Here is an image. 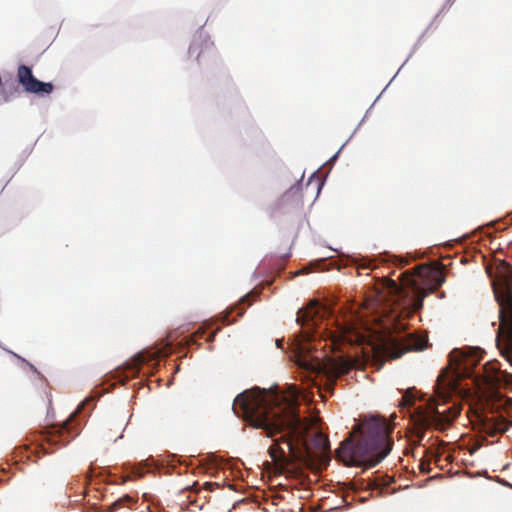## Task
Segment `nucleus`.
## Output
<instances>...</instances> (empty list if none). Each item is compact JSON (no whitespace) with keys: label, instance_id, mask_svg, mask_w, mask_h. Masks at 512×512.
<instances>
[{"label":"nucleus","instance_id":"nucleus-11","mask_svg":"<svg viewBox=\"0 0 512 512\" xmlns=\"http://www.w3.org/2000/svg\"><path fill=\"white\" fill-rule=\"evenodd\" d=\"M355 262H361V265L363 268H370L372 266H377L381 263H389L393 262L394 264L398 265L399 267L406 266L408 263H410L411 259H408L406 256L402 255H394L390 252H383L378 255H372V256H363V255H356L354 258Z\"/></svg>","mask_w":512,"mask_h":512},{"label":"nucleus","instance_id":"nucleus-15","mask_svg":"<svg viewBox=\"0 0 512 512\" xmlns=\"http://www.w3.org/2000/svg\"><path fill=\"white\" fill-rule=\"evenodd\" d=\"M381 97V94H379L376 99L374 100V102L370 105L369 109L366 111L364 117L361 119V121L359 122L358 126L354 129V131L352 132V134L349 136V138L341 145V147L338 149V151L333 154L330 159L327 161V163H331V162H334L340 155L342 149L346 146V144L351 140V138L354 136V134L356 133V131L359 129V127L364 123L369 111L372 109V107L374 106V104L379 100V98Z\"/></svg>","mask_w":512,"mask_h":512},{"label":"nucleus","instance_id":"nucleus-10","mask_svg":"<svg viewBox=\"0 0 512 512\" xmlns=\"http://www.w3.org/2000/svg\"><path fill=\"white\" fill-rule=\"evenodd\" d=\"M188 55L190 57L195 55L198 64H202L204 60L214 55V43L202 27L194 34L188 48Z\"/></svg>","mask_w":512,"mask_h":512},{"label":"nucleus","instance_id":"nucleus-14","mask_svg":"<svg viewBox=\"0 0 512 512\" xmlns=\"http://www.w3.org/2000/svg\"><path fill=\"white\" fill-rule=\"evenodd\" d=\"M226 315H227V309L220 316L221 317V323L216 324V325H215V323H212V326H215V327H208L207 331H203L201 333L200 337L205 338L207 341L214 340L215 335L221 329V326L225 325V324H230L231 323V322H228L227 319H232L234 317L233 313L228 314V317Z\"/></svg>","mask_w":512,"mask_h":512},{"label":"nucleus","instance_id":"nucleus-22","mask_svg":"<svg viewBox=\"0 0 512 512\" xmlns=\"http://www.w3.org/2000/svg\"><path fill=\"white\" fill-rule=\"evenodd\" d=\"M324 184H325V180L317 179V193H316V197L320 194V191L323 188Z\"/></svg>","mask_w":512,"mask_h":512},{"label":"nucleus","instance_id":"nucleus-2","mask_svg":"<svg viewBox=\"0 0 512 512\" xmlns=\"http://www.w3.org/2000/svg\"><path fill=\"white\" fill-rule=\"evenodd\" d=\"M272 387L253 386L234 398L232 410L238 418L250 421L256 429H262L268 438L285 443L296 458L309 456L310 449L326 451L329 439L323 432L321 420L316 415H303L297 401L308 396L297 387L290 392L291 403L280 407L278 396L268 398Z\"/></svg>","mask_w":512,"mask_h":512},{"label":"nucleus","instance_id":"nucleus-27","mask_svg":"<svg viewBox=\"0 0 512 512\" xmlns=\"http://www.w3.org/2000/svg\"><path fill=\"white\" fill-rule=\"evenodd\" d=\"M279 453H280V456H284L285 455V451L282 447L279 448Z\"/></svg>","mask_w":512,"mask_h":512},{"label":"nucleus","instance_id":"nucleus-5","mask_svg":"<svg viewBox=\"0 0 512 512\" xmlns=\"http://www.w3.org/2000/svg\"><path fill=\"white\" fill-rule=\"evenodd\" d=\"M364 437L355 448V455L369 466L383 461L392 450V438L387 424L375 416L362 423Z\"/></svg>","mask_w":512,"mask_h":512},{"label":"nucleus","instance_id":"nucleus-12","mask_svg":"<svg viewBox=\"0 0 512 512\" xmlns=\"http://www.w3.org/2000/svg\"><path fill=\"white\" fill-rule=\"evenodd\" d=\"M258 297V293L255 289L250 290L244 296H242L238 303L227 308V314L233 313L234 317L232 319H227L228 322H235L239 317H241L246 308L251 305L252 301ZM228 317V315H226Z\"/></svg>","mask_w":512,"mask_h":512},{"label":"nucleus","instance_id":"nucleus-3","mask_svg":"<svg viewBox=\"0 0 512 512\" xmlns=\"http://www.w3.org/2000/svg\"><path fill=\"white\" fill-rule=\"evenodd\" d=\"M100 396L101 393L92 391L62 424L44 427L31 434L22 446L15 448V462L36 461L41 454L53 452L68 444L79 435Z\"/></svg>","mask_w":512,"mask_h":512},{"label":"nucleus","instance_id":"nucleus-13","mask_svg":"<svg viewBox=\"0 0 512 512\" xmlns=\"http://www.w3.org/2000/svg\"><path fill=\"white\" fill-rule=\"evenodd\" d=\"M160 464L164 467L166 473L177 472L178 467L181 465H189L187 460L178 454L165 452L159 458Z\"/></svg>","mask_w":512,"mask_h":512},{"label":"nucleus","instance_id":"nucleus-26","mask_svg":"<svg viewBox=\"0 0 512 512\" xmlns=\"http://www.w3.org/2000/svg\"><path fill=\"white\" fill-rule=\"evenodd\" d=\"M173 366H174V372L175 373L179 372L180 367L178 365H176V364H174Z\"/></svg>","mask_w":512,"mask_h":512},{"label":"nucleus","instance_id":"nucleus-1","mask_svg":"<svg viewBox=\"0 0 512 512\" xmlns=\"http://www.w3.org/2000/svg\"><path fill=\"white\" fill-rule=\"evenodd\" d=\"M444 282L437 264L423 263L404 272L400 284L391 280L371 300L361 328L340 322L329 303L311 301L297 312L296 322L302 330L291 343L295 364L315 374L335 368L342 363V356L334 358L330 352L341 351L344 345L382 346L393 359L407 351L425 350L427 341L406 331L405 321L421 310L425 297Z\"/></svg>","mask_w":512,"mask_h":512},{"label":"nucleus","instance_id":"nucleus-4","mask_svg":"<svg viewBox=\"0 0 512 512\" xmlns=\"http://www.w3.org/2000/svg\"><path fill=\"white\" fill-rule=\"evenodd\" d=\"M463 395L465 388L457 382V379L450 380L447 383L446 391H439L437 398L429 395L420 394L414 389H408L403 395L406 405L410 406L418 422L424 427H437L456 418L461 408L453 405L448 410L440 411L438 406L444 404L451 397V394Z\"/></svg>","mask_w":512,"mask_h":512},{"label":"nucleus","instance_id":"nucleus-8","mask_svg":"<svg viewBox=\"0 0 512 512\" xmlns=\"http://www.w3.org/2000/svg\"><path fill=\"white\" fill-rule=\"evenodd\" d=\"M457 377H463L472 382V384L481 386H492L500 381L498 374V361L493 359L488 361L484 366H477L476 357H467L463 359L456 371Z\"/></svg>","mask_w":512,"mask_h":512},{"label":"nucleus","instance_id":"nucleus-17","mask_svg":"<svg viewBox=\"0 0 512 512\" xmlns=\"http://www.w3.org/2000/svg\"><path fill=\"white\" fill-rule=\"evenodd\" d=\"M433 23H430V25L427 27V29L422 33V35L418 38L417 42L413 45L412 47V50H411V53L409 54V56L406 58V60L404 61V63L401 65V67L398 69V71L396 72V74L393 76V78L391 79V81L386 85V87L384 88V90L380 93L382 95V93L388 88V86L390 85V83L395 79V77L398 75L399 71L403 68V66L407 63V61L410 59V57L412 56V54L417 50L420 42H421V39L424 37L425 33L427 32V30L431 27Z\"/></svg>","mask_w":512,"mask_h":512},{"label":"nucleus","instance_id":"nucleus-24","mask_svg":"<svg viewBox=\"0 0 512 512\" xmlns=\"http://www.w3.org/2000/svg\"><path fill=\"white\" fill-rule=\"evenodd\" d=\"M421 469L423 472H426V473L429 472L428 465L425 463L421 464Z\"/></svg>","mask_w":512,"mask_h":512},{"label":"nucleus","instance_id":"nucleus-9","mask_svg":"<svg viewBox=\"0 0 512 512\" xmlns=\"http://www.w3.org/2000/svg\"><path fill=\"white\" fill-rule=\"evenodd\" d=\"M17 81L27 93L43 97L50 95L54 90L52 82L39 80L33 74L31 66L20 64L17 69Z\"/></svg>","mask_w":512,"mask_h":512},{"label":"nucleus","instance_id":"nucleus-25","mask_svg":"<svg viewBox=\"0 0 512 512\" xmlns=\"http://www.w3.org/2000/svg\"><path fill=\"white\" fill-rule=\"evenodd\" d=\"M508 426H509V423L507 421H505V424L503 425V427H500L499 429L504 432L508 429Z\"/></svg>","mask_w":512,"mask_h":512},{"label":"nucleus","instance_id":"nucleus-19","mask_svg":"<svg viewBox=\"0 0 512 512\" xmlns=\"http://www.w3.org/2000/svg\"><path fill=\"white\" fill-rule=\"evenodd\" d=\"M0 347L5 350L7 353L13 355L15 358H17L18 360L24 362L32 372H34L35 374L39 375L42 377V375L40 374V372L37 370V368L35 367V365H33L32 363H30L28 360H26L25 358H23L22 356L18 355L17 353L13 352L12 350L8 349V348H5L2 343L0 342Z\"/></svg>","mask_w":512,"mask_h":512},{"label":"nucleus","instance_id":"nucleus-21","mask_svg":"<svg viewBox=\"0 0 512 512\" xmlns=\"http://www.w3.org/2000/svg\"><path fill=\"white\" fill-rule=\"evenodd\" d=\"M453 3H454V0H446L445 3L443 4L442 8L436 14V16L434 17V19L431 23H433L439 17V15L442 14L448 7H451L453 5Z\"/></svg>","mask_w":512,"mask_h":512},{"label":"nucleus","instance_id":"nucleus-29","mask_svg":"<svg viewBox=\"0 0 512 512\" xmlns=\"http://www.w3.org/2000/svg\"><path fill=\"white\" fill-rule=\"evenodd\" d=\"M510 409H512V402L510 403V408L507 410V412H510Z\"/></svg>","mask_w":512,"mask_h":512},{"label":"nucleus","instance_id":"nucleus-16","mask_svg":"<svg viewBox=\"0 0 512 512\" xmlns=\"http://www.w3.org/2000/svg\"><path fill=\"white\" fill-rule=\"evenodd\" d=\"M123 470L127 473V477L122 481H127L129 479H136L143 477L146 471L140 467H136L131 463H124Z\"/></svg>","mask_w":512,"mask_h":512},{"label":"nucleus","instance_id":"nucleus-20","mask_svg":"<svg viewBox=\"0 0 512 512\" xmlns=\"http://www.w3.org/2000/svg\"><path fill=\"white\" fill-rule=\"evenodd\" d=\"M303 177H304V173H302L301 175V178L296 181L291 187L290 189L286 192V194L288 193H298L299 191H301L302 189V180H303Z\"/></svg>","mask_w":512,"mask_h":512},{"label":"nucleus","instance_id":"nucleus-6","mask_svg":"<svg viewBox=\"0 0 512 512\" xmlns=\"http://www.w3.org/2000/svg\"><path fill=\"white\" fill-rule=\"evenodd\" d=\"M499 305L500 333L496 338L502 356L512 365V266L508 265L499 284H493Z\"/></svg>","mask_w":512,"mask_h":512},{"label":"nucleus","instance_id":"nucleus-18","mask_svg":"<svg viewBox=\"0 0 512 512\" xmlns=\"http://www.w3.org/2000/svg\"><path fill=\"white\" fill-rule=\"evenodd\" d=\"M135 500L129 495H123L111 504V511L117 510L121 506H130Z\"/></svg>","mask_w":512,"mask_h":512},{"label":"nucleus","instance_id":"nucleus-7","mask_svg":"<svg viewBox=\"0 0 512 512\" xmlns=\"http://www.w3.org/2000/svg\"><path fill=\"white\" fill-rule=\"evenodd\" d=\"M178 345L181 343H174V339L168 337L159 339L153 346L143 348L125 362L124 378L136 377L142 370H145L146 374L155 373L160 367L161 359L172 353Z\"/></svg>","mask_w":512,"mask_h":512},{"label":"nucleus","instance_id":"nucleus-23","mask_svg":"<svg viewBox=\"0 0 512 512\" xmlns=\"http://www.w3.org/2000/svg\"><path fill=\"white\" fill-rule=\"evenodd\" d=\"M315 175H316V172H313L310 177L308 178V181H307V184L306 186L308 187L310 185V183L312 182V180L315 178Z\"/></svg>","mask_w":512,"mask_h":512},{"label":"nucleus","instance_id":"nucleus-28","mask_svg":"<svg viewBox=\"0 0 512 512\" xmlns=\"http://www.w3.org/2000/svg\"><path fill=\"white\" fill-rule=\"evenodd\" d=\"M271 457H272V458H276V455H275V453H274V452H271Z\"/></svg>","mask_w":512,"mask_h":512}]
</instances>
